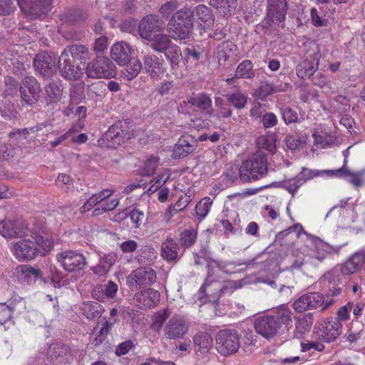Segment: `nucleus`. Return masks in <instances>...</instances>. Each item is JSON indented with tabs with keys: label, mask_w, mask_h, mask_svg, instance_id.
I'll return each instance as SVG.
<instances>
[{
	"label": "nucleus",
	"mask_w": 365,
	"mask_h": 365,
	"mask_svg": "<svg viewBox=\"0 0 365 365\" xmlns=\"http://www.w3.org/2000/svg\"><path fill=\"white\" fill-rule=\"evenodd\" d=\"M365 264V250H360L353 253L341 264L343 275H352L360 271Z\"/></svg>",
	"instance_id": "obj_20"
},
{
	"label": "nucleus",
	"mask_w": 365,
	"mask_h": 365,
	"mask_svg": "<svg viewBox=\"0 0 365 365\" xmlns=\"http://www.w3.org/2000/svg\"><path fill=\"white\" fill-rule=\"evenodd\" d=\"M354 307V302H349L344 306L339 307L336 313V317L333 319L339 320V323L348 321L350 319V312Z\"/></svg>",
	"instance_id": "obj_61"
},
{
	"label": "nucleus",
	"mask_w": 365,
	"mask_h": 365,
	"mask_svg": "<svg viewBox=\"0 0 365 365\" xmlns=\"http://www.w3.org/2000/svg\"><path fill=\"white\" fill-rule=\"evenodd\" d=\"M112 324L106 321L103 327L98 330L97 328H95L90 336V342L91 344L94 346H98L106 339L108 334L111 329Z\"/></svg>",
	"instance_id": "obj_43"
},
{
	"label": "nucleus",
	"mask_w": 365,
	"mask_h": 365,
	"mask_svg": "<svg viewBox=\"0 0 365 365\" xmlns=\"http://www.w3.org/2000/svg\"><path fill=\"white\" fill-rule=\"evenodd\" d=\"M321 54L319 51L311 56V59L307 58L297 68V75L300 78H309L317 70Z\"/></svg>",
	"instance_id": "obj_28"
},
{
	"label": "nucleus",
	"mask_w": 365,
	"mask_h": 365,
	"mask_svg": "<svg viewBox=\"0 0 365 365\" xmlns=\"http://www.w3.org/2000/svg\"><path fill=\"white\" fill-rule=\"evenodd\" d=\"M215 104L216 110L212 108V113L210 117L221 120L223 118H230L232 114V109L229 107L227 103L221 97L215 98Z\"/></svg>",
	"instance_id": "obj_39"
},
{
	"label": "nucleus",
	"mask_w": 365,
	"mask_h": 365,
	"mask_svg": "<svg viewBox=\"0 0 365 365\" xmlns=\"http://www.w3.org/2000/svg\"><path fill=\"white\" fill-rule=\"evenodd\" d=\"M267 20L269 25L283 22L287 10V0H267Z\"/></svg>",
	"instance_id": "obj_15"
},
{
	"label": "nucleus",
	"mask_w": 365,
	"mask_h": 365,
	"mask_svg": "<svg viewBox=\"0 0 365 365\" xmlns=\"http://www.w3.org/2000/svg\"><path fill=\"white\" fill-rule=\"evenodd\" d=\"M133 136V129L127 120H120L111 125L106 133L107 140L113 141V144L120 145L125 140Z\"/></svg>",
	"instance_id": "obj_14"
},
{
	"label": "nucleus",
	"mask_w": 365,
	"mask_h": 365,
	"mask_svg": "<svg viewBox=\"0 0 365 365\" xmlns=\"http://www.w3.org/2000/svg\"><path fill=\"white\" fill-rule=\"evenodd\" d=\"M113 193V190L105 189L98 193L93 194L81 207V212L84 213L91 210L93 207L100 205V202L105 198L110 197Z\"/></svg>",
	"instance_id": "obj_36"
},
{
	"label": "nucleus",
	"mask_w": 365,
	"mask_h": 365,
	"mask_svg": "<svg viewBox=\"0 0 365 365\" xmlns=\"http://www.w3.org/2000/svg\"><path fill=\"white\" fill-rule=\"evenodd\" d=\"M133 52V48L125 41L117 42L110 48L112 59L120 66H125L130 61Z\"/></svg>",
	"instance_id": "obj_23"
},
{
	"label": "nucleus",
	"mask_w": 365,
	"mask_h": 365,
	"mask_svg": "<svg viewBox=\"0 0 365 365\" xmlns=\"http://www.w3.org/2000/svg\"><path fill=\"white\" fill-rule=\"evenodd\" d=\"M212 200L206 197L202 198L195 206L196 215L199 217L200 220H203L210 210Z\"/></svg>",
	"instance_id": "obj_53"
},
{
	"label": "nucleus",
	"mask_w": 365,
	"mask_h": 365,
	"mask_svg": "<svg viewBox=\"0 0 365 365\" xmlns=\"http://www.w3.org/2000/svg\"><path fill=\"white\" fill-rule=\"evenodd\" d=\"M210 4L224 16H230L235 10L237 0H210Z\"/></svg>",
	"instance_id": "obj_34"
},
{
	"label": "nucleus",
	"mask_w": 365,
	"mask_h": 365,
	"mask_svg": "<svg viewBox=\"0 0 365 365\" xmlns=\"http://www.w3.org/2000/svg\"><path fill=\"white\" fill-rule=\"evenodd\" d=\"M170 177V171L164 170L160 175L150 181V186L148 189L149 192H155L168 182Z\"/></svg>",
	"instance_id": "obj_54"
},
{
	"label": "nucleus",
	"mask_w": 365,
	"mask_h": 365,
	"mask_svg": "<svg viewBox=\"0 0 365 365\" xmlns=\"http://www.w3.org/2000/svg\"><path fill=\"white\" fill-rule=\"evenodd\" d=\"M178 244L171 238L168 237L161 246V255L168 262L175 261L178 258Z\"/></svg>",
	"instance_id": "obj_31"
},
{
	"label": "nucleus",
	"mask_w": 365,
	"mask_h": 365,
	"mask_svg": "<svg viewBox=\"0 0 365 365\" xmlns=\"http://www.w3.org/2000/svg\"><path fill=\"white\" fill-rule=\"evenodd\" d=\"M193 342L196 350L205 354L208 352L212 346L213 340L210 334L202 332L195 336Z\"/></svg>",
	"instance_id": "obj_42"
},
{
	"label": "nucleus",
	"mask_w": 365,
	"mask_h": 365,
	"mask_svg": "<svg viewBox=\"0 0 365 365\" xmlns=\"http://www.w3.org/2000/svg\"><path fill=\"white\" fill-rule=\"evenodd\" d=\"M19 272L21 273V279L27 283L35 282L41 276V270L31 266H22L19 267Z\"/></svg>",
	"instance_id": "obj_48"
},
{
	"label": "nucleus",
	"mask_w": 365,
	"mask_h": 365,
	"mask_svg": "<svg viewBox=\"0 0 365 365\" xmlns=\"http://www.w3.org/2000/svg\"><path fill=\"white\" fill-rule=\"evenodd\" d=\"M61 54L63 58L65 56L69 58L71 55L73 59L81 61H86L90 58L88 49L85 46L78 44L67 46Z\"/></svg>",
	"instance_id": "obj_32"
},
{
	"label": "nucleus",
	"mask_w": 365,
	"mask_h": 365,
	"mask_svg": "<svg viewBox=\"0 0 365 365\" xmlns=\"http://www.w3.org/2000/svg\"><path fill=\"white\" fill-rule=\"evenodd\" d=\"M56 260L63 269L68 272L82 270L86 264L85 257L72 250H66L57 254Z\"/></svg>",
	"instance_id": "obj_10"
},
{
	"label": "nucleus",
	"mask_w": 365,
	"mask_h": 365,
	"mask_svg": "<svg viewBox=\"0 0 365 365\" xmlns=\"http://www.w3.org/2000/svg\"><path fill=\"white\" fill-rule=\"evenodd\" d=\"M162 23L158 16L153 14L147 15L141 19L138 26L140 36L148 40L155 35V32L160 31Z\"/></svg>",
	"instance_id": "obj_21"
},
{
	"label": "nucleus",
	"mask_w": 365,
	"mask_h": 365,
	"mask_svg": "<svg viewBox=\"0 0 365 365\" xmlns=\"http://www.w3.org/2000/svg\"><path fill=\"white\" fill-rule=\"evenodd\" d=\"M88 91L91 98H102L106 95V85L103 81H98L92 83Z\"/></svg>",
	"instance_id": "obj_57"
},
{
	"label": "nucleus",
	"mask_w": 365,
	"mask_h": 365,
	"mask_svg": "<svg viewBox=\"0 0 365 365\" xmlns=\"http://www.w3.org/2000/svg\"><path fill=\"white\" fill-rule=\"evenodd\" d=\"M227 101L235 108L242 109L247 103V95L242 92L240 87L234 92H229L225 95Z\"/></svg>",
	"instance_id": "obj_41"
},
{
	"label": "nucleus",
	"mask_w": 365,
	"mask_h": 365,
	"mask_svg": "<svg viewBox=\"0 0 365 365\" xmlns=\"http://www.w3.org/2000/svg\"><path fill=\"white\" fill-rule=\"evenodd\" d=\"M284 89L279 86H274L272 83H263L256 91V96L259 98H264L274 93L283 91Z\"/></svg>",
	"instance_id": "obj_56"
},
{
	"label": "nucleus",
	"mask_w": 365,
	"mask_h": 365,
	"mask_svg": "<svg viewBox=\"0 0 365 365\" xmlns=\"http://www.w3.org/2000/svg\"><path fill=\"white\" fill-rule=\"evenodd\" d=\"M113 193V190L105 189L98 193L93 194L81 207V212L84 213L91 210L93 207L100 205V202L105 198L110 197Z\"/></svg>",
	"instance_id": "obj_37"
},
{
	"label": "nucleus",
	"mask_w": 365,
	"mask_h": 365,
	"mask_svg": "<svg viewBox=\"0 0 365 365\" xmlns=\"http://www.w3.org/2000/svg\"><path fill=\"white\" fill-rule=\"evenodd\" d=\"M170 38L165 34H157L148 40V45L155 52L164 53L172 64H178L182 56L181 50Z\"/></svg>",
	"instance_id": "obj_4"
},
{
	"label": "nucleus",
	"mask_w": 365,
	"mask_h": 365,
	"mask_svg": "<svg viewBox=\"0 0 365 365\" xmlns=\"http://www.w3.org/2000/svg\"><path fill=\"white\" fill-rule=\"evenodd\" d=\"M41 89L38 81L33 76L24 78L19 86V93L23 103L31 106L40 99Z\"/></svg>",
	"instance_id": "obj_9"
},
{
	"label": "nucleus",
	"mask_w": 365,
	"mask_h": 365,
	"mask_svg": "<svg viewBox=\"0 0 365 365\" xmlns=\"http://www.w3.org/2000/svg\"><path fill=\"white\" fill-rule=\"evenodd\" d=\"M158 158L151 156L148 158L142 165L140 173L143 176H150L153 175L158 165Z\"/></svg>",
	"instance_id": "obj_55"
},
{
	"label": "nucleus",
	"mask_w": 365,
	"mask_h": 365,
	"mask_svg": "<svg viewBox=\"0 0 365 365\" xmlns=\"http://www.w3.org/2000/svg\"><path fill=\"white\" fill-rule=\"evenodd\" d=\"M197 140L192 135H182L175 144L173 156L174 158H180L192 153L196 148Z\"/></svg>",
	"instance_id": "obj_26"
},
{
	"label": "nucleus",
	"mask_w": 365,
	"mask_h": 365,
	"mask_svg": "<svg viewBox=\"0 0 365 365\" xmlns=\"http://www.w3.org/2000/svg\"><path fill=\"white\" fill-rule=\"evenodd\" d=\"M198 108L202 113L209 115L212 113V101L210 95L205 93L193 94L181 102L178 107L180 113L190 114Z\"/></svg>",
	"instance_id": "obj_7"
},
{
	"label": "nucleus",
	"mask_w": 365,
	"mask_h": 365,
	"mask_svg": "<svg viewBox=\"0 0 365 365\" xmlns=\"http://www.w3.org/2000/svg\"><path fill=\"white\" fill-rule=\"evenodd\" d=\"M125 65L126 67L122 71L123 77L128 81H131L139 73L142 68L141 63L139 60H134Z\"/></svg>",
	"instance_id": "obj_51"
},
{
	"label": "nucleus",
	"mask_w": 365,
	"mask_h": 365,
	"mask_svg": "<svg viewBox=\"0 0 365 365\" xmlns=\"http://www.w3.org/2000/svg\"><path fill=\"white\" fill-rule=\"evenodd\" d=\"M190 202L188 197H181L173 205L169 206L165 215H168L169 217H172L177 212L183 210L190 204Z\"/></svg>",
	"instance_id": "obj_59"
},
{
	"label": "nucleus",
	"mask_w": 365,
	"mask_h": 365,
	"mask_svg": "<svg viewBox=\"0 0 365 365\" xmlns=\"http://www.w3.org/2000/svg\"><path fill=\"white\" fill-rule=\"evenodd\" d=\"M282 118L285 124L289 125L293 123H300L302 118L299 116L298 113L290 107H284L280 109Z\"/></svg>",
	"instance_id": "obj_52"
},
{
	"label": "nucleus",
	"mask_w": 365,
	"mask_h": 365,
	"mask_svg": "<svg viewBox=\"0 0 365 365\" xmlns=\"http://www.w3.org/2000/svg\"><path fill=\"white\" fill-rule=\"evenodd\" d=\"M21 11L35 19L51 11L52 0H17Z\"/></svg>",
	"instance_id": "obj_13"
},
{
	"label": "nucleus",
	"mask_w": 365,
	"mask_h": 365,
	"mask_svg": "<svg viewBox=\"0 0 365 365\" xmlns=\"http://www.w3.org/2000/svg\"><path fill=\"white\" fill-rule=\"evenodd\" d=\"M58 68L61 76L68 80H78L83 76L82 68L71 61L68 56L62 58V54L59 57Z\"/></svg>",
	"instance_id": "obj_25"
},
{
	"label": "nucleus",
	"mask_w": 365,
	"mask_h": 365,
	"mask_svg": "<svg viewBox=\"0 0 365 365\" xmlns=\"http://www.w3.org/2000/svg\"><path fill=\"white\" fill-rule=\"evenodd\" d=\"M313 324L312 314L308 313L298 319L296 329L299 332H305L310 330Z\"/></svg>",
	"instance_id": "obj_64"
},
{
	"label": "nucleus",
	"mask_w": 365,
	"mask_h": 365,
	"mask_svg": "<svg viewBox=\"0 0 365 365\" xmlns=\"http://www.w3.org/2000/svg\"><path fill=\"white\" fill-rule=\"evenodd\" d=\"M23 237L13 246L14 255L19 259L31 260L38 254L45 255L52 247L49 240L40 235H29L28 233Z\"/></svg>",
	"instance_id": "obj_1"
},
{
	"label": "nucleus",
	"mask_w": 365,
	"mask_h": 365,
	"mask_svg": "<svg viewBox=\"0 0 365 365\" xmlns=\"http://www.w3.org/2000/svg\"><path fill=\"white\" fill-rule=\"evenodd\" d=\"M312 138L314 146L322 149L331 147L336 140V137L331 133L327 132L322 125L313 129Z\"/></svg>",
	"instance_id": "obj_29"
},
{
	"label": "nucleus",
	"mask_w": 365,
	"mask_h": 365,
	"mask_svg": "<svg viewBox=\"0 0 365 365\" xmlns=\"http://www.w3.org/2000/svg\"><path fill=\"white\" fill-rule=\"evenodd\" d=\"M189 324L184 317L175 315L171 317L163 327V336L168 340L182 339L188 332Z\"/></svg>",
	"instance_id": "obj_11"
},
{
	"label": "nucleus",
	"mask_w": 365,
	"mask_h": 365,
	"mask_svg": "<svg viewBox=\"0 0 365 365\" xmlns=\"http://www.w3.org/2000/svg\"><path fill=\"white\" fill-rule=\"evenodd\" d=\"M342 328L339 320L328 318L319 325V336L325 342H333L341 334Z\"/></svg>",
	"instance_id": "obj_17"
},
{
	"label": "nucleus",
	"mask_w": 365,
	"mask_h": 365,
	"mask_svg": "<svg viewBox=\"0 0 365 365\" xmlns=\"http://www.w3.org/2000/svg\"><path fill=\"white\" fill-rule=\"evenodd\" d=\"M269 314L282 332L287 331L292 327V312L287 305L276 307Z\"/></svg>",
	"instance_id": "obj_22"
},
{
	"label": "nucleus",
	"mask_w": 365,
	"mask_h": 365,
	"mask_svg": "<svg viewBox=\"0 0 365 365\" xmlns=\"http://www.w3.org/2000/svg\"><path fill=\"white\" fill-rule=\"evenodd\" d=\"M28 224L21 220H3L0 222V235L4 238H21L27 236Z\"/></svg>",
	"instance_id": "obj_12"
},
{
	"label": "nucleus",
	"mask_w": 365,
	"mask_h": 365,
	"mask_svg": "<svg viewBox=\"0 0 365 365\" xmlns=\"http://www.w3.org/2000/svg\"><path fill=\"white\" fill-rule=\"evenodd\" d=\"M257 143L260 149H264L270 153H274L276 150L273 137L269 135H261L257 140Z\"/></svg>",
	"instance_id": "obj_63"
},
{
	"label": "nucleus",
	"mask_w": 365,
	"mask_h": 365,
	"mask_svg": "<svg viewBox=\"0 0 365 365\" xmlns=\"http://www.w3.org/2000/svg\"><path fill=\"white\" fill-rule=\"evenodd\" d=\"M302 180L297 176L289 178L282 182L281 187L287 190L292 196H294L297 190L302 185Z\"/></svg>",
	"instance_id": "obj_60"
},
{
	"label": "nucleus",
	"mask_w": 365,
	"mask_h": 365,
	"mask_svg": "<svg viewBox=\"0 0 365 365\" xmlns=\"http://www.w3.org/2000/svg\"><path fill=\"white\" fill-rule=\"evenodd\" d=\"M322 279L329 283L328 294L331 297L338 296L341 292V288L339 283H332L331 281L334 279V275L332 272H327Z\"/></svg>",
	"instance_id": "obj_58"
},
{
	"label": "nucleus",
	"mask_w": 365,
	"mask_h": 365,
	"mask_svg": "<svg viewBox=\"0 0 365 365\" xmlns=\"http://www.w3.org/2000/svg\"><path fill=\"white\" fill-rule=\"evenodd\" d=\"M157 279L156 272L151 267H140L132 271L126 278L128 286L131 289L150 286Z\"/></svg>",
	"instance_id": "obj_8"
},
{
	"label": "nucleus",
	"mask_w": 365,
	"mask_h": 365,
	"mask_svg": "<svg viewBox=\"0 0 365 365\" xmlns=\"http://www.w3.org/2000/svg\"><path fill=\"white\" fill-rule=\"evenodd\" d=\"M292 257L291 264L287 268L288 270L304 271L312 264V257L309 254L306 253L305 250L295 251Z\"/></svg>",
	"instance_id": "obj_30"
},
{
	"label": "nucleus",
	"mask_w": 365,
	"mask_h": 365,
	"mask_svg": "<svg viewBox=\"0 0 365 365\" xmlns=\"http://www.w3.org/2000/svg\"><path fill=\"white\" fill-rule=\"evenodd\" d=\"M346 163L347 160L345 159L344 165L341 168L336 170H326L325 172L330 174V176L343 178H348L347 181L354 187H361L365 181V170H363L359 172H351L348 168L346 167Z\"/></svg>",
	"instance_id": "obj_19"
},
{
	"label": "nucleus",
	"mask_w": 365,
	"mask_h": 365,
	"mask_svg": "<svg viewBox=\"0 0 365 365\" xmlns=\"http://www.w3.org/2000/svg\"><path fill=\"white\" fill-rule=\"evenodd\" d=\"M236 46L230 41L221 43L216 49L215 56L220 65L224 64L228 58L234 53Z\"/></svg>",
	"instance_id": "obj_40"
},
{
	"label": "nucleus",
	"mask_w": 365,
	"mask_h": 365,
	"mask_svg": "<svg viewBox=\"0 0 365 365\" xmlns=\"http://www.w3.org/2000/svg\"><path fill=\"white\" fill-rule=\"evenodd\" d=\"M253 66L250 61L245 60L237 66L235 71V77L237 78H252L255 73L252 70Z\"/></svg>",
	"instance_id": "obj_49"
},
{
	"label": "nucleus",
	"mask_w": 365,
	"mask_h": 365,
	"mask_svg": "<svg viewBox=\"0 0 365 365\" xmlns=\"http://www.w3.org/2000/svg\"><path fill=\"white\" fill-rule=\"evenodd\" d=\"M232 169L238 171L237 176L243 182L257 180L267 174V155L261 151L257 152L244 160L239 168L233 167Z\"/></svg>",
	"instance_id": "obj_2"
},
{
	"label": "nucleus",
	"mask_w": 365,
	"mask_h": 365,
	"mask_svg": "<svg viewBox=\"0 0 365 365\" xmlns=\"http://www.w3.org/2000/svg\"><path fill=\"white\" fill-rule=\"evenodd\" d=\"M254 327L257 334L268 339L282 332L270 314L257 318Z\"/></svg>",
	"instance_id": "obj_16"
},
{
	"label": "nucleus",
	"mask_w": 365,
	"mask_h": 365,
	"mask_svg": "<svg viewBox=\"0 0 365 365\" xmlns=\"http://www.w3.org/2000/svg\"><path fill=\"white\" fill-rule=\"evenodd\" d=\"M82 311L87 319H94L101 317L103 309L98 302H89L83 304Z\"/></svg>",
	"instance_id": "obj_45"
},
{
	"label": "nucleus",
	"mask_w": 365,
	"mask_h": 365,
	"mask_svg": "<svg viewBox=\"0 0 365 365\" xmlns=\"http://www.w3.org/2000/svg\"><path fill=\"white\" fill-rule=\"evenodd\" d=\"M197 237V232L194 229L185 230L180 234V241L182 246L189 247L192 246Z\"/></svg>",
	"instance_id": "obj_62"
},
{
	"label": "nucleus",
	"mask_w": 365,
	"mask_h": 365,
	"mask_svg": "<svg viewBox=\"0 0 365 365\" xmlns=\"http://www.w3.org/2000/svg\"><path fill=\"white\" fill-rule=\"evenodd\" d=\"M45 91L46 93V101L48 103L57 102L62 96V85L60 82H51L46 87Z\"/></svg>",
	"instance_id": "obj_46"
},
{
	"label": "nucleus",
	"mask_w": 365,
	"mask_h": 365,
	"mask_svg": "<svg viewBox=\"0 0 365 365\" xmlns=\"http://www.w3.org/2000/svg\"><path fill=\"white\" fill-rule=\"evenodd\" d=\"M309 309L319 308L322 311H324L334 304V300L331 299L324 300V296L317 292L307 294Z\"/></svg>",
	"instance_id": "obj_38"
},
{
	"label": "nucleus",
	"mask_w": 365,
	"mask_h": 365,
	"mask_svg": "<svg viewBox=\"0 0 365 365\" xmlns=\"http://www.w3.org/2000/svg\"><path fill=\"white\" fill-rule=\"evenodd\" d=\"M160 294L153 288H147L134 294L133 302L140 309H150L158 304Z\"/></svg>",
	"instance_id": "obj_18"
},
{
	"label": "nucleus",
	"mask_w": 365,
	"mask_h": 365,
	"mask_svg": "<svg viewBox=\"0 0 365 365\" xmlns=\"http://www.w3.org/2000/svg\"><path fill=\"white\" fill-rule=\"evenodd\" d=\"M105 198L100 202V205L96 207L93 211V215L98 216L103 212L114 210L118 205L119 201L117 198Z\"/></svg>",
	"instance_id": "obj_50"
},
{
	"label": "nucleus",
	"mask_w": 365,
	"mask_h": 365,
	"mask_svg": "<svg viewBox=\"0 0 365 365\" xmlns=\"http://www.w3.org/2000/svg\"><path fill=\"white\" fill-rule=\"evenodd\" d=\"M113 193V190L105 189L98 193L93 194L81 207V212L84 213L91 210L93 207L100 205V202L105 198L110 197Z\"/></svg>",
	"instance_id": "obj_35"
},
{
	"label": "nucleus",
	"mask_w": 365,
	"mask_h": 365,
	"mask_svg": "<svg viewBox=\"0 0 365 365\" xmlns=\"http://www.w3.org/2000/svg\"><path fill=\"white\" fill-rule=\"evenodd\" d=\"M34 66L42 76L48 77L56 67L55 58L46 52L39 53L34 60Z\"/></svg>",
	"instance_id": "obj_24"
},
{
	"label": "nucleus",
	"mask_w": 365,
	"mask_h": 365,
	"mask_svg": "<svg viewBox=\"0 0 365 365\" xmlns=\"http://www.w3.org/2000/svg\"><path fill=\"white\" fill-rule=\"evenodd\" d=\"M240 334L235 329H225L219 331L215 337L216 349L222 356L236 353L240 346Z\"/></svg>",
	"instance_id": "obj_5"
},
{
	"label": "nucleus",
	"mask_w": 365,
	"mask_h": 365,
	"mask_svg": "<svg viewBox=\"0 0 365 365\" xmlns=\"http://www.w3.org/2000/svg\"><path fill=\"white\" fill-rule=\"evenodd\" d=\"M342 246H331L319 239H317L314 242V250L312 254H309L312 259H316L320 262H323L329 255L339 253Z\"/></svg>",
	"instance_id": "obj_27"
},
{
	"label": "nucleus",
	"mask_w": 365,
	"mask_h": 365,
	"mask_svg": "<svg viewBox=\"0 0 365 365\" xmlns=\"http://www.w3.org/2000/svg\"><path fill=\"white\" fill-rule=\"evenodd\" d=\"M170 316V312L168 309H163L158 311L153 316V322L150 327V329L157 334H160L163 324Z\"/></svg>",
	"instance_id": "obj_44"
},
{
	"label": "nucleus",
	"mask_w": 365,
	"mask_h": 365,
	"mask_svg": "<svg viewBox=\"0 0 365 365\" xmlns=\"http://www.w3.org/2000/svg\"><path fill=\"white\" fill-rule=\"evenodd\" d=\"M192 27L191 9L184 7L177 11L171 16L168 24V31L172 38L183 40L189 37Z\"/></svg>",
	"instance_id": "obj_3"
},
{
	"label": "nucleus",
	"mask_w": 365,
	"mask_h": 365,
	"mask_svg": "<svg viewBox=\"0 0 365 365\" xmlns=\"http://www.w3.org/2000/svg\"><path fill=\"white\" fill-rule=\"evenodd\" d=\"M145 68L150 75L155 78L158 75L160 69L159 58L154 54H147L143 58Z\"/></svg>",
	"instance_id": "obj_47"
},
{
	"label": "nucleus",
	"mask_w": 365,
	"mask_h": 365,
	"mask_svg": "<svg viewBox=\"0 0 365 365\" xmlns=\"http://www.w3.org/2000/svg\"><path fill=\"white\" fill-rule=\"evenodd\" d=\"M191 12L192 13V21L194 16H196L197 20L205 24V26H210L213 24L215 16L212 10L204 4H200L194 8Z\"/></svg>",
	"instance_id": "obj_33"
},
{
	"label": "nucleus",
	"mask_w": 365,
	"mask_h": 365,
	"mask_svg": "<svg viewBox=\"0 0 365 365\" xmlns=\"http://www.w3.org/2000/svg\"><path fill=\"white\" fill-rule=\"evenodd\" d=\"M86 73L91 78H111L115 76V66L107 57L98 56L86 67Z\"/></svg>",
	"instance_id": "obj_6"
}]
</instances>
